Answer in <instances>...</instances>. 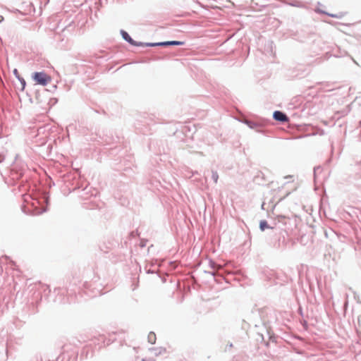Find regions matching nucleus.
<instances>
[{"label": "nucleus", "instance_id": "1", "mask_svg": "<svg viewBox=\"0 0 361 361\" xmlns=\"http://www.w3.org/2000/svg\"><path fill=\"white\" fill-rule=\"evenodd\" d=\"M299 186L298 178L293 176L285 177L282 180L277 183V186L273 188L271 195L273 201H281L287 197L292 192L295 191Z\"/></svg>", "mask_w": 361, "mask_h": 361}, {"label": "nucleus", "instance_id": "2", "mask_svg": "<svg viewBox=\"0 0 361 361\" xmlns=\"http://www.w3.org/2000/svg\"><path fill=\"white\" fill-rule=\"evenodd\" d=\"M32 79L36 84L46 86L51 81V78L44 72H35L32 75Z\"/></svg>", "mask_w": 361, "mask_h": 361}, {"label": "nucleus", "instance_id": "3", "mask_svg": "<svg viewBox=\"0 0 361 361\" xmlns=\"http://www.w3.org/2000/svg\"><path fill=\"white\" fill-rule=\"evenodd\" d=\"M274 118L281 122H286L288 121V116L279 111H276L274 113Z\"/></svg>", "mask_w": 361, "mask_h": 361}, {"label": "nucleus", "instance_id": "4", "mask_svg": "<svg viewBox=\"0 0 361 361\" xmlns=\"http://www.w3.org/2000/svg\"><path fill=\"white\" fill-rule=\"evenodd\" d=\"M156 44L157 45H182V44H183V42H180V41H171V42L158 43Z\"/></svg>", "mask_w": 361, "mask_h": 361}, {"label": "nucleus", "instance_id": "5", "mask_svg": "<svg viewBox=\"0 0 361 361\" xmlns=\"http://www.w3.org/2000/svg\"><path fill=\"white\" fill-rule=\"evenodd\" d=\"M147 338H148V341L150 343L154 344V343H155L156 339H157L156 334L154 332H150L148 334Z\"/></svg>", "mask_w": 361, "mask_h": 361}, {"label": "nucleus", "instance_id": "6", "mask_svg": "<svg viewBox=\"0 0 361 361\" xmlns=\"http://www.w3.org/2000/svg\"><path fill=\"white\" fill-rule=\"evenodd\" d=\"M122 35H123V38H124L126 41L129 42H130V44H134V43H133V39H132V38L129 36V35H128L126 32L123 31V32H122Z\"/></svg>", "mask_w": 361, "mask_h": 361}, {"label": "nucleus", "instance_id": "7", "mask_svg": "<svg viewBox=\"0 0 361 361\" xmlns=\"http://www.w3.org/2000/svg\"><path fill=\"white\" fill-rule=\"evenodd\" d=\"M329 16L333 17V18H343L344 16H345V13H338L337 14H332V13H329L328 14Z\"/></svg>", "mask_w": 361, "mask_h": 361}, {"label": "nucleus", "instance_id": "8", "mask_svg": "<svg viewBox=\"0 0 361 361\" xmlns=\"http://www.w3.org/2000/svg\"><path fill=\"white\" fill-rule=\"evenodd\" d=\"M259 226H260V229H261L262 231H264V229H265V228H268V225H267V221H262L260 222Z\"/></svg>", "mask_w": 361, "mask_h": 361}, {"label": "nucleus", "instance_id": "9", "mask_svg": "<svg viewBox=\"0 0 361 361\" xmlns=\"http://www.w3.org/2000/svg\"><path fill=\"white\" fill-rule=\"evenodd\" d=\"M45 211V209H35L32 213L33 215H38V214H42L43 212Z\"/></svg>", "mask_w": 361, "mask_h": 361}, {"label": "nucleus", "instance_id": "10", "mask_svg": "<svg viewBox=\"0 0 361 361\" xmlns=\"http://www.w3.org/2000/svg\"><path fill=\"white\" fill-rule=\"evenodd\" d=\"M162 353H166V349L164 348H160L159 353H155V354L158 355V354H161Z\"/></svg>", "mask_w": 361, "mask_h": 361}, {"label": "nucleus", "instance_id": "11", "mask_svg": "<svg viewBox=\"0 0 361 361\" xmlns=\"http://www.w3.org/2000/svg\"><path fill=\"white\" fill-rule=\"evenodd\" d=\"M19 80H20V81L21 82V84H22V85H23L22 89H23V90H24L25 86V80H24L23 78H19Z\"/></svg>", "mask_w": 361, "mask_h": 361}, {"label": "nucleus", "instance_id": "12", "mask_svg": "<svg viewBox=\"0 0 361 361\" xmlns=\"http://www.w3.org/2000/svg\"><path fill=\"white\" fill-rule=\"evenodd\" d=\"M13 73H14V74L16 75V76H17V77H18V78L19 79V78H20V76H19V73H18V70H17V69H15V70L13 71Z\"/></svg>", "mask_w": 361, "mask_h": 361}, {"label": "nucleus", "instance_id": "13", "mask_svg": "<svg viewBox=\"0 0 361 361\" xmlns=\"http://www.w3.org/2000/svg\"><path fill=\"white\" fill-rule=\"evenodd\" d=\"M358 322L359 324L361 326V315L359 317Z\"/></svg>", "mask_w": 361, "mask_h": 361}, {"label": "nucleus", "instance_id": "14", "mask_svg": "<svg viewBox=\"0 0 361 361\" xmlns=\"http://www.w3.org/2000/svg\"><path fill=\"white\" fill-rule=\"evenodd\" d=\"M4 18L3 16H0V22H1L3 20Z\"/></svg>", "mask_w": 361, "mask_h": 361}, {"label": "nucleus", "instance_id": "15", "mask_svg": "<svg viewBox=\"0 0 361 361\" xmlns=\"http://www.w3.org/2000/svg\"><path fill=\"white\" fill-rule=\"evenodd\" d=\"M142 361H146L145 360H142Z\"/></svg>", "mask_w": 361, "mask_h": 361}]
</instances>
